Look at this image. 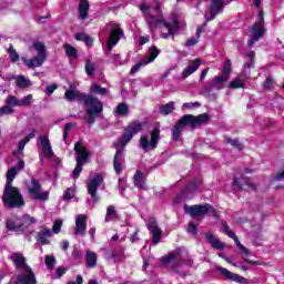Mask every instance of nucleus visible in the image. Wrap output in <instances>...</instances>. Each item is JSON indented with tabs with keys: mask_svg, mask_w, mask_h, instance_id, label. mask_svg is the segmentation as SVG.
<instances>
[{
	"mask_svg": "<svg viewBox=\"0 0 284 284\" xmlns=\"http://www.w3.org/2000/svg\"><path fill=\"white\" fill-rule=\"evenodd\" d=\"M64 98L70 102L78 99V101L85 105V121L89 125H94V121H97V119L103 114V102L92 94L81 93V91L67 90Z\"/></svg>",
	"mask_w": 284,
	"mask_h": 284,
	"instance_id": "nucleus-1",
	"label": "nucleus"
},
{
	"mask_svg": "<svg viewBox=\"0 0 284 284\" xmlns=\"http://www.w3.org/2000/svg\"><path fill=\"white\" fill-rule=\"evenodd\" d=\"M143 130V123L139 121H132L122 133V138L116 142H113L115 154L113 158V169L115 174H123V150L128 146V143L134 139L135 134H139Z\"/></svg>",
	"mask_w": 284,
	"mask_h": 284,
	"instance_id": "nucleus-2",
	"label": "nucleus"
},
{
	"mask_svg": "<svg viewBox=\"0 0 284 284\" xmlns=\"http://www.w3.org/2000/svg\"><path fill=\"white\" fill-rule=\"evenodd\" d=\"M154 11L158 12L159 17L149 13V17L146 18V23L149 26L150 30H156L159 26H162V31H161V39H174V34L181 30V22H179V19H173L172 22H168L163 19V10L161 9V2H158L154 6Z\"/></svg>",
	"mask_w": 284,
	"mask_h": 284,
	"instance_id": "nucleus-3",
	"label": "nucleus"
},
{
	"mask_svg": "<svg viewBox=\"0 0 284 284\" xmlns=\"http://www.w3.org/2000/svg\"><path fill=\"white\" fill-rule=\"evenodd\" d=\"M210 123V114L202 113L199 115L194 114H184L172 129L173 141H181V132L183 128H191V130H200L203 125Z\"/></svg>",
	"mask_w": 284,
	"mask_h": 284,
	"instance_id": "nucleus-4",
	"label": "nucleus"
},
{
	"mask_svg": "<svg viewBox=\"0 0 284 284\" xmlns=\"http://www.w3.org/2000/svg\"><path fill=\"white\" fill-rule=\"evenodd\" d=\"M2 203L9 210H14V207H23L26 205V200L21 194V191L17 186H4L2 194Z\"/></svg>",
	"mask_w": 284,
	"mask_h": 284,
	"instance_id": "nucleus-5",
	"label": "nucleus"
},
{
	"mask_svg": "<svg viewBox=\"0 0 284 284\" xmlns=\"http://www.w3.org/2000/svg\"><path fill=\"white\" fill-rule=\"evenodd\" d=\"M73 150L77 154V165L73 170L72 176L74 180H77L79 176H81V172H83V165H85L90 159V152L85 146H83V141L75 142Z\"/></svg>",
	"mask_w": 284,
	"mask_h": 284,
	"instance_id": "nucleus-6",
	"label": "nucleus"
},
{
	"mask_svg": "<svg viewBox=\"0 0 284 284\" xmlns=\"http://www.w3.org/2000/svg\"><path fill=\"white\" fill-rule=\"evenodd\" d=\"M185 214L192 216L193 219H199V216H205L207 212H211L213 219H219V211L212 207V204H195V205H184Z\"/></svg>",
	"mask_w": 284,
	"mask_h": 284,
	"instance_id": "nucleus-7",
	"label": "nucleus"
},
{
	"mask_svg": "<svg viewBox=\"0 0 284 284\" xmlns=\"http://www.w3.org/2000/svg\"><path fill=\"white\" fill-rule=\"evenodd\" d=\"M225 83H227L226 80L221 78L220 75L214 77L212 80L205 82L202 94L206 98L216 99V93H214V90L221 91L225 89Z\"/></svg>",
	"mask_w": 284,
	"mask_h": 284,
	"instance_id": "nucleus-8",
	"label": "nucleus"
},
{
	"mask_svg": "<svg viewBox=\"0 0 284 284\" xmlns=\"http://www.w3.org/2000/svg\"><path fill=\"white\" fill-rule=\"evenodd\" d=\"M150 138L143 135L140 139V148L144 152H150V150H156L159 148V141L161 139V129L159 126H154L153 130L150 132Z\"/></svg>",
	"mask_w": 284,
	"mask_h": 284,
	"instance_id": "nucleus-9",
	"label": "nucleus"
},
{
	"mask_svg": "<svg viewBox=\"0 0 284 284\" xmlns=\"http://www.w3.org/2000/svg\"><path fill=\"white\" fill-rule=\"evenodd\" d=\"M102 184H103V175L101 174H97L89 182L88 194H90L91 201H93V203H99V201H101V197L99 196L98 192Z\"/></svg>",
	"mask_w": 284,
	"mask_h": 284,
	"instance_id": "nucleus-10",
	"label": "nucleus"
},
{
	"mask_svg": "<svg viewBox=\"0 0 284 284\" xmlns=\"http://www.w3.org/2000/svg\"><path fill=\"white\" fill-rule=\"evenodd\" d=\"M28 192L33 195L34 201H48L50 197L48 191L41 192V182L37 179H31V187H29Z\"/></svg>",
	"mask_w": 284,
	"mask_h": 284,
	"instance_id": "nucleus-11",
	"label": "nucleus"
},
{
	"mask_svg": "<svg viewBox=\"0 0 284 284\" xmlns=\"http://www.w3.org/2000/svg\"><path fill=\"white\" fill-rule=\"evenodd\" d=\"M248 32L252 36L248 40V48H254V44L265 37V26L254 22L253 26L248 28Z\"/></svg>",
	"mask_w": 284,
	"mask_h": 284,
	"instance_id": "nucleus-12",
	"label": "nucleus"
},
{
	"mask_svg": "<svg viewBox=\"0 0 284 284\" xmlns=\"http://www.w3.org/2000/svg\"><path fill=\"white\" fill-rule=\"evenodd\" d=\"M152 235L153 245H159L163 239V231L159 227V223L155 217H150L146 225Z\"/></svg>",
	"mask_w": 284,
	"mask_h": 284,
	"instance_id": "nucleus-13",
	"label": "nucleus"
},
{
	"mask_svg": "<svg viewBox=\"0 0 284 284\" xmlns=\"http://www.w3.org/2000/svg\"><path fill=\"white\" fill-rule=\"evenodd\" d=\"M225 8V2L223 0H212L209 6V14L206 16V21H214L217 14L223 12Z\"/></svg>",
	"mask_w": 284,
	"mask_h": 284,
	"instance_id": "nucleus-14",
	"label": "nucleus"
},
{
	"mask_svg": "<svg viewBox=\"0 0 284 284\" xmlns=\"http://www.w3.org/2000/svg\"><path fill=\"white\" fill-rule=\"evenodd\" d=\"M24 273L18 274L14 284H37V275L32 267L23 270Z\"/></svg>",
	"mask_w": 284,
	"mask_h": 284,
	"instance_id": "nucleus-15",
	"label": "nucleus"
},
{
	"mask_svg": "<svg viewBox=\"0 0 284 284\" xmlns=\"http://www.w3.org/2000/svg\"><path fill=\"white\" fill-rule=\"evenodd\" d=\"M216 270L222 276H224V278H226V281H233L234 283L240 284H247V278L239 275L237 273H232L223 266H216Z\"/></svg>",
	"mask_w": 284,
	"mask_h": 284,
	"instance_id": "nucleus-16",
	"label": "nucleus"
},
{
	"mask_svg": "<svg viewBox=\"0 0 284 284\" xmlns=\"http://www.w3.org/2000/svg\"><path fill=\"white\" fill-rule=\"evenodd\" d=\"M179 256H181V251L179 250L169 252L166 255L161 257L160 263L162 265H170V263H173V270H176V267L181 265V260H179Z\"/></svg>",
	"mask_w": 284,
	"mask_h": 284,
	"instance_id": "nucleus-17",
	"label": "nucleus"
},
{
	"mask_svg": "<svg viewBox=\"0 0 284 284\" xmlns=\"http://www.w3.org/2000/svg\"><path fill=\"white\" fill-rule=\"evenodd\" d=\"M85 232H88V215L79 214L75 217L74 234L77 236H84Z\"/></svg>",
	"mask_w": 284,
	"mask_h": 284,
	"instance_id": "nucleus-18",
	"label": "nucleus"
},
{
	"mask_svg": "<svg viewBox=\"0 0 284 284\" xmlns=\"http://www.w3.org/2000/svg\"><path fill=\"white\" fill-rule=\"evenodd\" d=\"M10 261L13 263L16 270H28V260L23 256L21 252H14L10 255Z\"/></svg>",
	"mask_w": 284,
	"mask_h": 284,
	"instance_id": "nucleus-19",
	"label": "nucleus"
},
{
	"mask_svg": "<svg viewBox=\"0 0 284 284\" xmlns=\"http://www.w3.org/2000/svg\"><path fill=\"white\" fill-rule=\"evenodd\" d=\"M205 239L213 250H217L219 252H223V250H225V243H223L219 237H215L214 234L205 233Z\"/></svg>",
	"mask_w": 284,
	"mask_h": 284,
	"instance_id": "nucleus-20",
	"label": "nucleus"
},
{
	"mask_svg": "<svg viewBox=\"0 0 284 284\" xmlns=\"http://www.w3.org/2000/svg\"><path fill=\"white\" fill-rule=\"evenodd\" d=\"M50 239H52V231L48 227H43V231L38 232L36 241L40 245H50Z\"/></svg>",
	"mask_w": 284,
	"mask_h": 284,
	"instance_id": "nucleus-21",
	"label": "nucleus"
},
{
	"mask_svg": "<svg viewBox=\"0 0 284 284\" xmlns=\"http://www.w3.org/2000/svg\"><path fill=\"white\" fill-rule=\"evenodd\" d=\"M123 34H124V31L121 28L111 29V31L109 33V39L106 40V43L118 45V43L121 41V38L123 37Z\"/></svg>",
	"mask_w": 284,
	"mask_h": 284,
	"instance_id": "nucleus-22",
	"label": "nucleus"
},
{
	"mask_svg": "<svg viewBox=\"0 0 284 284\" xmlns=\"http://www.w3.org/2000/svg\"><path fill=\"white\" fill-rule=\"evenodd\" d=\"M199 68H201V60L200 59L192 60L189 62V65L183 70L182 75L184 77V79H187V77H190L191 74H194V72H196Z\"/></svg>",
	"mask_w": 284,
	"mask_h": 284,
	"instance_id": "nucleus-23",
	"label": "nucleus"
},
{
	"mask_svg": "<svg viewBox=\"0 0 284 284\" xmlns=\"http://www.w3.org/2000/svg\"><path fill=\"white\" fill-rule=\"evenodd\" d=\"M40 144H41L44 156H47L48 159H51V156H54V151H52L50 139L45 136H40Z\"/></svg>",
	"mask_w": 284,
	"mask_h": 284,
	"instance_id": "nucleus-24",
	"label": "nucleus"
},
{
	"mask_svg": "<svg viewBox=\"0 0 284 284\" xmlns=\"http://www.w3.org/2000/svg\"><path fill=\"white\" fill-rule=\"evenodd\" d=\"M47 57L43 55H36L30 60H24V65L28 68L34 69V68H41L43 63H45Z\"/></svg>",
	"mask_w": 284,
	"mask_h": 284,
	"instance_id": "nucleus-25",
	"label": "nucleus"
},
{
	"mask_svg": "<svg viewBox=\"0 0 284 284\" xmlns=\"http://www.w3.org/2000/svg\"><path fill=\"white\" fill-rule=\"evenodd\" d=\"M133 185H135L138 190H146L145 175L140 170H136L135 174L133 175Z\"/></svg>",
	"mask_w": 284,
	"mask_h": 284,
	"instance_id": "nucleus-26",
	"label": "nucleus"
},
{
	"mask_svg": "<svg viewBox=\"0 0 284 284\" xmlns=\"http://www.w3.org/2000/svg\"><path fill=\"white\" fill-rule=\"evenodd\" d=\"M97 253H94L93 251H87L85 267H88V270H94V267H97Z\"/></svg>",
	"mask_w": 284,
	"mask_h": 284,
	"instance_id": "nucleus-27",
	"label": "nucleus"
},
{
	"mask_svg": "<svg viewBox=\"0 0 284 284\" xmlns=\"http://www.w3.org/2000/svg\"><path fill=\"white\" fill-rule=\"evenodd\" d=\"M75 41H82V43H85L87 48H92V45H94V38L90 37L85 32L77 33Z\"/></svg>",
	"mask_w": 284,
	"mask_h": 284,
	"instance_id": "nucleus-28",
	"label": "nucleus"
},
{
	"mask_svg": "<svg viewBox=\"0 0 284 284\" xmlns=\"http://www.w3.org/2000/svg\"><path fill=\"white\" fill-rule=\"evenodd\" d=\"M231 74H232V60L227 59V60H225V62L222 67L221 75H219V77L221 79H223L224 81H229Z\"/></svg>",
	"mask_w": 284,
	"mask_h": 284,
	"instance_id": "nucleus-29",
	"label": "nucleus"
},
{
	"mask_svg": "<svg viewBox=\"0 0 284 284\" xmlns=\"http://www.w3.org/2000/svg\"><path fill=\"white\" fill-rule=\"evenodd\" d=\"M78 12L80 19H82V21H85V19H88V12H90V1L80 2L78 7Z\"/></svg>",
	"mask_w": 284,
	"mask_h": 284,
	"instance_id": "nucleus-30",
	"label": "nucleus"
},
{
	"mask_svg": "<svg viewBox=\"0 0 284 284\" xmlns=\"http://www.w3.org/2000/svg\"><path fill=\"white\" fill-rule=\"evenodd\" d=\"M201 34H203V28L200 27L196 29L195 37L186 39L184 43L185 48H193V45H196L201 39Z\"/></svg>",
	"mask_w": 284,
	"mask_h": 284,
	"instance_id": "nucleus-31",
	"label": "nucleus"
},
{
	"mask_svg": "<svg viewBox=\"0 0 284 284\" xmlns=\"http://www.w3.org/2000/svg\"><path fill=\"white\" fill-rule=\"evenodd\" d=\"M34 223H37V219L29 214L23 215L20 221L21 232H24V230H28V227H30V225H34Z\"/></svg>",
	"mask_w": 284,
	"mask_h": 284,
	"instance_id": "nucleus-32",
	"label": "nucleus"
},
{
	"mask_svg": "<svg viewBox=\"0 0 284 284\" xmlns=\"http://www.w3.org/2000/svg\"><path fill=\"white\" fill-rule=\"evenodd\" d=\"M16 85L20 90H26L27 88H30L32 85V82H30V79L26 78V75H18L16 77Z\"/></svg>",
	"mask_w": 284,
	"mask_h": 284,
	"instance_id": "nucleus-33",
	"label": "nucleus"
},
{
	"mask_svg": "<svg viewBox=\"0 0 284 284\" xmlns=\"http://www.w3.org/2000/svg\"><path fill=\"white\" fill-rule=\"evenodd\" d=\"M224 141L229 143L232 148H235V150H239V152H243L245 145L241 140L239 139H232L229 135H224Z\"/></svg>",
	"mask_w": 284,
	"mask_h": 284,
	"instance_id": "nucleus-34",
	"label": "nucleus"
},
{
	"mask_svg": "<svg viewBox=\"0 0 284 284\" xmlns=\"http://www.w3.org/2000/svg\"><path fill=\"white\" fill-rule=\"evenodd\" d=\"M252 68H254V61L248 60L247 62L244 63V69L242 73H240V79H250L252 77Z\"/></svg>",
	"mask_w": 284,
	"mask_h": 284,
	"instance_id": "nucleus-35",
	"label": "nucleus"
},
{
	"mask_svg": "<svg viewBox=\"0 0 284 284\" xmlns=\"http://www.w3.org/2000/svg\"><path fill=\"white\" fill-rule=\"evenodd\" d=\"M63 49L68 59H79V51H77V48L72 47V44L65 43Z\"/></svg>",
	"mask_w": 284,
	"mask_h": 284,
	"instance_id": "nucleus-36",
	"label": "nucleus"
},
{
	"mask_svg": "<svg viewBox=\"0 0 284 284\" xmlns=\"http://www.w3.org/2000/svg\"><path fill=\"white\" fill-rule=\"evenodd\" d=\"M111 258H113L114 263H121V261H125V248L121 246L119 250L112 251Z\"/></svg>",
	"mask_w": 284,
	"mask_h": 284,
	"instance_id": "nucleus-37",
	"label": "nucleus"
},
{
	"mask_svg": "<svg viewBox=\"0 0 284 284\" xmlns=\"http://www.w3.org/2000/svg\"><path fill=\"white\" fill-rule=\"evenodd\" d=\"M6 227L9 232H21V222L8 219L6 222Z\"/></svg>",
	"mask_w": 284,
	"mask_h": 284,
	"instance_id": "nucleus-38",
	"label": "nucleus"
},
{
	"mask_svg": "<svg viewBox=\"0 0 284 284\" xmlns=\"http://www.w3.org/2000/svg\"><path fill=\"white\" fill-rule=\"evenodd\" d=\"M246 79L244 78H240V75L237 78H235L234 80H232L230 83H229V88L231 90H239V89H242L244 90L245 89V83H243L242 81H245Z\"/></svg>",
	"mask_w": 284,
	"mask_h": 284,
	"instance_id": "nucleus-39",
	"label": "nucleus"
},
{
	"mask_svg": "<svg viewBox=\"0 0 284 284\" xmlns=\"http://www.w3.org/2000/svg\"><path fill=\"white\" fill-rule=\"evenodd\" d=\"M91 94H99L100 97H105L108 94V89L101 87L99 83H93V85L90 88Z\"/></svg>",
	"mask_w": 284,
	"mask_h": 284,
	"instance_id": "nucleus-40",
	"label": "nucleus"
},
{
	"mask_svg": "<svg viewBox=\"0 0 284 284\" xmlns=\"http://www.w3.org/2000/svg\"><path fill=\"white\" fill-rule=\"evenodd\" d=\"M115 113L118 116H128L130 114V108L126 103H119L116 105Z\"/></svg>",
	"mask_w": 284,
	"mask_h": 284,
	"instance_id": "nucleus-41",
	"label": "nucleus"
},
{
	"mask_svg": "<svg viewBox=\"0 0 284 284\" xmlns=\"http://www.w3.org/2000/svg\"><path fill=\"white\" fill-rule=\"evenodd\" d=\"M149 52H150L149 58L146 60H144L146 62V64L152 63L156 59V57H159V54H161V50H159V48H156V45L151 47Z\"/></svg>",
	"mask_w": 284,
	"mask_h": 284,
	"instance_id": "nucleus-42",
	"label": "nucleus"
},
{
	"mask_svg": "<svg viewBox=\"0 0 284 284\" xmlns=\"http://www.w3.org/2000/svg\"><path fill=\"white\" fill-rule=\"evenodd\" d=\"M174 112V102H169L160 106V114L168 116V114H172Z\"/></svg>",
	"mask_w": 284,
	"mask_h": 284,
	"instance_id": "nucleus-43",
	"label": "nucleus"
},
{
	"mask_svg": "<svg viewBox=\"0 0 284 284\" xmlns=\"http://www.w3.org/2000/svg\"><path fill=\"white\" fill-rule=\"evenodd\" d=\"M16 176H17V168L11 166L7 172V182L4 186H12V182L14 181Z\"/></svg>",
	"mask_w": 284,
	"mask_h": 284,
	"instance_id": "nucleus-44",
	"label": "nucleus"
},
{
	"mask_svg": "<svg viewBox=\"0 0 284 284\" xmlns=\"http://www.w3.org/2000/svg\"><path fill=\"white\" fill-rule=\"evenodd\" d=\"M6 103L9 105V108H21V101L14 95H9L6 100Z\"/></svg>",
	"mask_w": 284,
	"mask_h": 284,
	"instance_id": "nucleus-45",
	"label": "nucleus"
},
{
	"mask_svg": "<svg viewBox=\"0 0 284 284\" xmlns=\"http://www.w3.org/2000/svg\"><path fill=\"white\" fill-rule=\"evenodd\" d=\"M116 216V207L114 205H110L106 207L105 223H110L112 219Z\"/></svg>",
	"mask_w": 284,
	"mask_h": 284,
	"instance_id": "nucleus-46",
	"label": "nucleus"
},
{
	"mask_svg": "<svg viewBox=\"0 0 284 284\" xmlns=\"http://www.w3.org/2000/svg\"><path fill=\"white\" fill-rule=\"evenodd\" d=\"M7 53L10 57V60L12 63H17L19 61V53H17V49L10 44L9 49L7 50Z\"/></svg>",
	"mask_w": 284,
	"mask_h": 284,
	"instance_id": "nucleus-47",
	"label": "nucleus"
},
{
	"mask_svg": "<svg viewBox=\"0 0 284 284\" xmlns=\"http://www.w3.org/2000/svg\"><path fill=\"white\" fill-rule=\"evenodd\" d=\"M33 48L38 52L39 57H47L45 55V44L43 42H34Z\"/></svg>",
	"mask_w": 284,
	"mask_h": 284,
	"instance_id": "nucleus-48",
	"label": "nucleus"
},
{
	"mask_svg": "<svg viewBox=\"0 0 284 284\" xmlns=\"http://www.w3.org/2000/svg\"><path fill=\"white\" fill-rule=\"evenodd\" d=\"M201 185V182L199 180H192L189 185L186 186V190L194 194L199 190V186Z\"/></svg>",
	"mask_w": 284,
	"mask_h": 284,
	"instance_id": "nucleus-49",
	"label": "nucleus"
},
{
	"mask_svg": "<svg viewBox=\"0 0 284 284\" xmlns=\"http://www.w3.org/2000/svg\"><path fill=\"white\" fill-rule=\"evenodd\" d=\"M44 263L48 270H54V264L57 263V258L53 255H47L44 258Z\"/></svg>",
	"mask_w": 284,
	"mask_h": 284,
	"instance_id": "nucleus-50",
	"label": "nucleus"
},
{
	"mask_svg": "<svg viewBox=\"0 0 284 284\" xmlns=\"http://www.w3.org/2000/svg\"><path fill=\"white\" fill-rule=\"evenodd\" d=\"M148 65V62L145 60H142L140 62H138L136 64H134L131 70H130V74H136V72H139V70H141V68Z\"/></svg>",
	"mask_w": 284,
	"mask_h": 284,
	"instance_id": "nucleus-51",
	"label": "nucleus"
},
{
	"mask_svg": "<svg viewBox=\"0 0 284 284\" xmlns=\"http://www.w3.org/2000/svg\"><path fill=\"white\" fill-rule=\"evenodd\" d=\"M75 125L77 124L72 122L64 124L63 141H68V136L70 135V130H72V128H74Z\"/></svg>",
	"mask_w": 284,
	"mask_h": 284,
	"instance_id": "nucleus-52",
	"label": "nucleus"
},
{
	"mask_svg": "<svg viewBox=\"0 0 284 284\" xmlns=\"http://www.w3.org/2000/svg\"><path fill=\"white\" fill-rule=\"evenodd\" d=\"M74 199V189L68 187L63 193V201H72Z\"/></svg>",
	"mask_w": 284,
	"mask_h": 284,
	"instance_id": "nucleus-53",
	"label": "nucleus"
},
{
	"mask_svg": "<svg viewBox=\"0 0 284 284\" xmlns=\"http://www.w3.org/2000/svg\"><path fill=\"white\" fill-rule=\"evenodd\" d=\"M61 227H63V221L55 220L52 226L53 234H59V232H61Z\"/></svg>",
	"mask_w": 284,
	"mask_h": 284,
	"instance_id": "nucleus-54",
	"label": "nucleus"
},
{
	"mask_svg": "<svg viewBox=\"0 0 284 284\" xmlns=\"http://www.w3.org/2000/svg\"><path fill=\"white\" fill-rule=\"evenodd\" d=\"M85 72L88 77L94 75V64H92V61L87 60L85 62Z\"/></svg>",
	"mask_w": 284,
	"mask_h": 284,
	"instance_id": "nucleus-55",
	"label": "nucleus"
},
{
	"mask_svg": "<svg viewBox=\"0 0 284 284\" xmlns=\"http://www.w3.org/2000/svg\"><path fill=\"white\" fill-rule=\"evenodd\" d=\"M222 227H223V234H226L229 239H232V236H234L235 233L232 231V229H230V225L226 224V222H222Z\"/></svg>",
	"mask_w": 284,
	"mask_h": 284,
	"instance_id": "nucleus-56",
	"label": "nucleus"
},
{
	"mask_svg": "<svg viewBox=\"0 0 284 284\" xmlns=\"http://www.w3.org/2000/svg\"><path fill=\"white\" fill-rule=\"evenodd\" d=\"M242 181L244 185H247V187H251V190L256 191V184L252 183V178L242 175Z\"/></svg>",
	"mask_w": 284,
	"mask_h": 284,
	"instance_id": "nucleus-57",
	"label": "nucleus"
},
{
	"mask_svg": "<svg viewBox=\"0 0 284 284\" xmlns=\"http://www.w3.org/2000/svg\"><path fill=\"white\" fill-rule=\"evenodd\" d=\"M3 114H14V109H12V106L10 105H3L2 108H0V115L3 116Z\"/></svg>",
	"mask_w": 284,
	"mask_h": 284,
	"instance_id": "nucleus-58",
	"label": "nucleus"
},
{
	"mask_svg": "<svg viewBox=\"0 0 284 284\" xmlns=\"http://www.w3.org/2000/svg\"><path fill=\"white\" fill-rule=\"evenodd\" d=\"M185 110H194V108H201V102H186L182 105Z\"/></svg>",
	"mask_w": 284,
	"mask_h": 284,
	"instance_id": "nucleus-59",
	"label": "nucleus"
},
{
	"mask_svg": "<svg viewBox=\"0 0 284 284\" xmlns=\"http://www.w3.org/2000/svg\"><path fill=\"white\" fill-rule=\"evenodd\" d=\"M187 232L189 234H193V236H196V234H199V227H196V224H194L193 222H190Z\"/></svg>",
	"mask_w": 284,
	"mask_h": 284,
	"instance_id": "nucleus-60",
	"label": "nucleus"
},
{
	"mask_svg": "<svg viewBox=\"0 0 284 284\" xmlns=\"http://www.w3.org/2000/svg\"><path fill=\"white\" fill-rule=\"evenodd\" d=\"M260 26H265V12L263 10H260L257 14V22H255Z\"/></svg>",
	"mask_w": 284,
	"mask_h": 284,
	"instance_id": "nucleus-61",
	"label": "nucleus"
},
{
	"mask_svg": "<svg viewBox=\"0 0 284 284\" xmlns=\"http://www.w3.org/2000/svg\"><path fill=\"white\" fill-rule=\"evenodd\" d=\"M32 103V94H28L24 99L20 100V108L23 105H30Z\"/></svg>",
	"mask_w": 284,
	"mask_h": 284,
	"instance_id": "nucleus-62",
	"label": "nucleus"
},
{
	"mask_svg": "<svg viewBox=\"0 0 284 284\" xmlns=\"http://www.w3.org/2000/svg\"><path fill=\"white\" fill-rule=\"evenodd\" d=\"M233 187H236L239 192H243V184H241V181H239L237 176H234L233 179Z\"/></svg>",
	"mask_w": 284,
	"mask_h": 284,
	"instance_id": "nucleus-63",
	"label": "nucleus"
},
{
	"mask_svg": "<svg viewBox=\"0 0 284 284\" xmlns=\"http://www.w3.org/2000/svg\"><path fill=\"white\" fill-rule=\"evenodd\" d=\"M284 179V169H280V171L273 175V181H283Z\"/></svg>",
	"mask_w": 284,
	"mask_h": 284,
	"instance_id": "nucleus-64",
	"label": "nucleus"
}]
</instances>
